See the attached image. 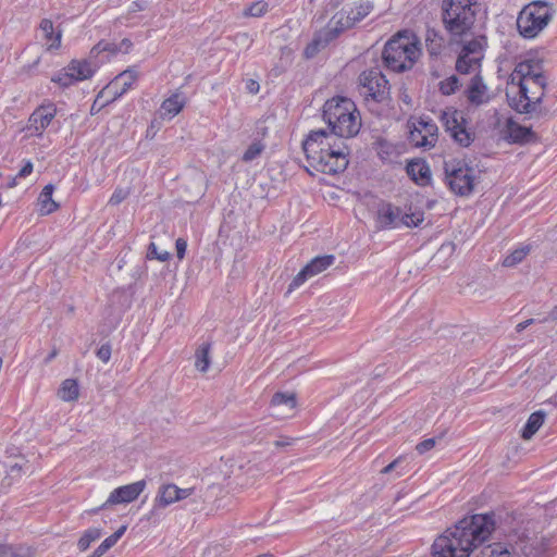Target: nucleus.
Segmentation results:
<instances>
[{
  "label": "nucleus",
  "mask_w": 557,
  "mask_h": 557,
  "mask_svg": "<svg viewBox=\"0 0 557 557\" xmlns=\"http://www.w3.org/2000/svg\"><path fill=\"white\" fill-rule=\"evenodd\" d=\"M259 83L253 81V79H249L247 82V89L249 90V92L251 94H257L259 91Z\"/></svg>",
  "instance_id": "nucleus-55"
},
{
  "label": "nucleus",
  "mask_w": 557,
  "mask_h": 557,
  "mask_svg": "<svg viewBox=\"0 0 557 557\" xmlns=\"http://www.w3.org/2000/svg\"><path fill=\"white\" fill-rule=\"evenodd\" d=\"M357 89L367 103H383L389 100L391 86L379 67L362 71L357 79Z\"/></svg>",
  "instance_id": "nucleus-9"
},
{
  "label": "nucleus",
  "mask_w": 557,
  "mask_h": 557,
  "mask_svg": "<svg viewBox=\"0 0 557 557\" xmlns=\"http://www.w3.org/2000/svg\"><path fill=\"white\" fill-rule=\"evenodd\" d=\"M419 125L421 126L422 132L424 131L429 139L431 137H434L435 140L437 139L435 132L437 131V126L432 122H425V121H419Z\"/></svg>",
  "instance_id": "nucleus-49"
},
{
  "label": "nucleus",
  "mask_w": 557,
  "mask_h": 557,
  "mask_svg": "<svg viewBox=\"0 0 557 557\" xmlns=\"http://www.w3.org/2000/svg\"><path fill=\"white\" fill-rule=\"evenodd\" d=\"M458 87L459 79L456 75H451L448 78L440 82V91L445 96L455 94Z\"/></svg>",
  "instance_id": "nucleus-41"
},
{
  "label": "nucleus",
  "mask_w": 557,
  "mask_h": 557,
  "mask_svg": "<svg viewBox=\"0 0 557 557\" xmlns=\"http://www.w3.org/2000/svg\"><path fill=\"white\" fill-rule=\"evenodd\" d=\"M311 276L309 275V273L306 271L305 268H302L298 274L293 278V281L289 283L288 285V289H287V293H292L293 290H295L296 288H298L299 286H301L308 278H310Z\"/></svg>",
  "instance_id": "nucleus-45"
},
{
  "label": "nucleus",
  "mask_w": 557,
  "mask_h": 557,
  "mask_svg": "<svg viewBox=\"0 0 557 557\" xmlns=\"http://www.w3.org/2000/svg\"><path fill=\"white\" fill-rule=\"evenodd\" d=\"M549 320H550V321H557V306H555V307L550 310V312L548 313V315H547V317H545V318H543V319L539 320V322H540V323H545V322H547V321H549Z\"/></svg>",
  "instance_id": "nucleus-54"
},
{
  "label": "nucleus",
  "mask_w": 557,
  "mask_h": 557,
  "mask_svg": "<svg viewBox=\"0 0 557 557\" xmlns=\"http://www.w3.org/2000/svg\"><path fill=\"white\" fill-rule=\"evenodd\" d=\"M55 356H57V350L54 349V350H52V351L48 355V357L46 358V360H45V361L48 363V362H50V361H51Z\"/></svg>",
  "instance_id": "nucleus-63"
},
{
  "label": "nucleus",
  "mask_w": 557,
  "mask_h": 557,
  "mask_svg": "<svg viewBox=\"0 0 557 557\" xmlns=\"http://www.w3.org/2000/svg\"><path fill=\"white\" fill-rule=\"evenodd\" d=\"M146 485V481L140 480L113 490L110 493L108 499L101 505V508H107L111 505L128 504L134 502L144 492Z\"/></svg>",
  "instance_id": "nucleus-12"
},
{
  "label": "nucleus",
  "mask_w": 557,
  "mask_h": 557,
  "mask_svg": "<svg viewBox=\"0 0 557 557\" xmlns=\"http://www.w3.org/2000/svg\"><path fill=\"white\" fill-rule=\"evenodd\" d=\"M481 61L478 57H468L467 53H459L458 59L456 61V70L460 74H469L474 72L481 67Z\"/></svg>",
  "instance_id": "nucleus-27"
},
{
  "label": "nucleus",
  "mask_w": 557,
  "mask_h": 557,
  "mask_svg": "<svg viewBox=\"0 0 557 557\" xmlns=\"http://www.w3.org/2000/svg\"><path fill=\"white\" fill-rule=\"evenodd\" d=\"M91 58L85 60H72L67 65L70 75H73L75 82L90 78L97 67L96 63H92Z\"/></svg>",
  "instance_id": "nucleus-21"
},
{
  "label": "nucleus",
  "mask_w": 557,
  "mask_h": 557,
  "mask_svg": "<svg viewBox=\"0 0 557 557\" xmlns=\"http://www.w3.org/2000/svg\"><path fill=\"white\" fill-rule=\"evenodd\" d=\"M417 37L407 32H399L384 46L382 59L384 65L394 72L410 70L420 54Z\"/></svg>",
  "instance_id": "nucleus-6"
},
{
  "label": "nucleus",
  "mask_w": 557,
  "mask_h": 557,
  "mask_svg": "<svg viewBox=\"0 0 557 557\" xmlns=\"http://www.w3.org/2000/svg\"><path fill=\"white\" fill-rule=\"evenodd\" d=\"M506 135L511 143L519 145L535 143L537 140V135L532 131V127L520 125L511 117L506 122Z\"/></svg>",
  "instance_id": "nucleus-16"
},
{
  "label": "nucleus",
  "mask_w": 557,
  "mask_h": 557,
  "mask_svg": "<svg viewBox=\"0 0 557 557\" xmlns=\"http://www.w3.org/2000/svg\"><path fill=\"white\" fill-rule=\"evenodd\" d=\"M545 412L542 410L530 414L524 428L521 431V437L525 441L531 440L545 421Z\"/></svg>",
  "instance_id": "nucleus-24"
},
{
  "label": "nucleus",
  "mask_w": 557,
  "mask_h": 557,
  "mask_svg": "<svg viewBox=\"0 0 557 557\" xmlns=\"http://www.w3.org/2000/svg\"><path fill=\"white\" fill-rule=\"evenodd\" d=\"M128 190L123 188H116L114 193L112 194L109 203L112 206H116L121 203L123 200H125L128 196Z\"/></svg>",
  "instance_id": "nucleus-48"
},
{
  "label": "nucleus",
  "mask_w": 557,
  "mask_h": 557,
  "mask_svg": "<svg viewBox=\"0 0 557 557\" xmlns=\"http://www.w3.org/2000/svg\"><path fill=\"white\" fill-rule=\"evenodd\" d=\"M0 557H30L28 548L0 545Z\"/></svg>",
  "instance_id": "nucleus-38"
},
{
  "label": "nucleus",
  "mask_w": 557,
  "mask_h": 557,
  "mask_svg": "<svg viewBox=\"0 0 557 557\" xmlns=\"http://www.w3.org/2000/svg\"><path fill=\"white\" fill-rule=\"evenodd\" d=\"M127 527H120L113 534L108 536L102 543L94 550L91 557H101L104 555L111 547H113L117 541L123 536Z\"/></svg>",
  "instance_id": "nucleus-31"
},
{
  "label": "nucleus",
  "mask_w": 557,
  "mask_h": 557,
  "mask_svg": "<svg viewBox=\"0 0 557 557\" xmlns=\"http://www.w3.org/2000/svg\"><path fill=\"white\" fill-rule=\"evenodd\" d=\"M478 0H443L441 20L453 39L471 33L476 21Z\"/></svg>",
  "instance_id": "nucleus-5"
},
{
  "label": "nucleus",
  "mask_w": 557,
  "mask_h": 557,
  "mask_svg": "<svg viewBox=\"0 0 557 557\" xmlns=\"http://www.w3.org/2000/svg\"><path fill=\"white\" fill-rule=\"evenodd\" d=\"M59 397L64 401H74L79 396V388L76 380L66 379L58 391Z\"/></svg>",
  "instance_id": "nucleus-29"
},
{
  "label": "nucleus",
  "mask_w": 557,
  "mask_h": 557,
  "mask_svg": "<svg viewBox=\"0 0 557 557\" xmlns=\"http://www.w3.org/2000/svg\"><path fill=\"white\" fill-rule=\"evenodd\" d=\"M460 53H467L468 57H473L479 60H483L484 53H483V46L479 39H472L463 45Z\"/></svg>",
  "instance_id": "nucleus-36"
},
{
  "label": "nucleus",
  "mask_w": 557,
  "mask_h": 557,
  "mask_svg": "<svg viewBox=\"0 0 557 557\" xmlns=\"http://www.w3.org/2000/svg\"><path fill=\"white\" fill-rule=\"evenodd\" d=\"M33 172V163L27 161L24 166L17 173V177H26Z\"/></svg>",
  "instance_id": "nucleus-53"
},
{
  "label": "nucleus",
  "mask_w": 557,
  "mask_h": 557,
  "mask_svg": "<svg viewBox=\"0 0 557 557\" xmlns=\"http://www.w3.org/2000/svg\"><path fill=\"white\" fill-rule=\"evenodd\" d=\"M29 469H30V466L28 465L27 461L15 462L10 466L9 471H8V476H10V478L20 476L22 472L26 473L27 471H29Z\"/></svg>",
  "instance_id": "nucleus-47"
},
{
  "label": "nucleus",
  "mask_w": 557,
  "mask_h": 557,
  "mask_svg": "<svg viewBox=\"0 0 557 557\" xmlns=\"http://www.w3.org/2000/svg\"><path fill=\"white\" fill-rule=\"evenodd\" d=\"M270 406L272 416L280 419L292 417L297 406L296 395L294 393L277 392L272 396Z\"/></svg>",
  "instance_id": "nucleus-14"
},
{
  "label": "nucleus",
  "mask_w": 557,
  "mask_h": 557,
  "mask_svg": "<svg viewBox=\"0 0 557 557\" xmlns=\"http://www.w3.org/2000/svg\"><path fill=\"white\" fill-rule=\"evenodd\" d=\"M145 9V5L140 1H133L129 7V13H135Z\"/></svg>",
  "instance_id": "nucleus-56"
},
{
  "label": "nucleus",
  "mask_w": 557,
  "mask_h": 557,
  "mask_svg": "<svg viewBox=\"0 0 557 557\" xmlns=\"http://www.w3.org/2000/svg\"><path fill=\"white\" fill-rule=\"evenodd\" d=\"M536 320L535 319H529V320H525L521 323H519L516 327L517 332H522L523 330H525L528 326H530L531 324H533Z\"/></svg>",
  "instance_id": "nucleus-58"
},
{
  "label": "nucleus",
  "mask_w": 557,
  "mask_h": 557,
  "mask_svg": "<svg viewBox=\"0 0 557 557\" xmlns=\"http://www.w3.org/2000/svg\"><path fill=\"white\" fill-rule=\"evenodd\" d=\"M51 82L53 83H57L59 84L60 86L62 87H69L70 85H72L75 81H74V77L73 75H70V71L67 70V67L65 69V72H59L58 74H55L52 78H51Z\"/></svg>",
  "instance_id": "nucleus-44"
},
{
  "label": "nucleus",
  "mask_w": 557,
  "mask_h": 557,
  "mask_svg": "<svg viewBox=\"0 0 557 557\" xmlns=\"http://www.w3.org/2000/svg\"><path fill=\"white\" fill-rule=\"evenodd\" d=\"M133 46L132 41L128 39V38H124L119 45L117 47H122V51L123 52H128V50L131 49V47Z\"/></svg>",
  "instance_id": "nucleus-59"
},
{
  "label": "nucleus",
  "mask_w": 557,
  "mask_h": 557,
  "mask_svg": "<svg viewBox=\"0 0 557 557\" xmlns=\"http://www.w3.org/2000/svg\"><path fill=\"white\" fill-rule=\"evenodd\" d=\"M488 88L480 74H475L466 90L468 101L475 106H482L490 101Z\"/></svg>",
  "instance_id": "nucleus-17"
},
{
  "label": "nucleus",
  "mask_w": 557,
  "mask_h": 557,
  "mask_svg": "<svg viewBox=\"0 0 557 557\" xmlns=\"http://www.w3.org/2000/svg\"><path fill=\"white\" fill-rule=\"evenodd\" d=\"M483 554L488 557H512L511 553L502 543H494L485 548Z\"/></svg>",
  "instance_id": "nucleus-43"
},
{
  "label": "nucleus",
  "mask_w": 557,
  "mask_h": 557,
  "mask_svg": "<svg viewBox=\"0 0 557 557\" xmlns=\"http://www.w3.org/2000/svg\"><path fill=\"white\" fill-rule=\"evenodd\" d=\"M293 441H294L293 438L284 437V438H282V440L275 441V442H274V445H275L276 447H286V446L292 445Z\"/></svg>",
  "instance_id": "nucleus-57"
},
{
  "label": "nucleus",
  "mask_w": 557,
  "mask_h": 557,
  "mask_svg": "<svg viewBox=\"0 0 557 557\" xmlns=\"http://www.w3.org/2000/svg\"><path fill=\"white\" fill-rule=\"evenodd\" d=\"M148 259H157L160 261H166L170 258V253L168 251H158V247L154 243H150L147 251Z\"/></svg>",
  "instance_id": "nucleus-46"
},
{
  "label": "nucleus",
  "mask_w": 557,
  "mask_h": 557,
  "mask_svg": "<svg viewBox=\"0 0 557 557\" xmlns=\"http://www.w3.org/2000/svg\"><path fill=\"white\" fill-rule=\"evenodd\" d=\"M461 122L458 119V113L455 111L451 115L444 113L443 121L451 137L462 147H468L473 141V134L467 131L463 126V117L460 116Z\"/></svg>",
  "instance_id": "nucleus-13"
},
{
  "label": "nucleus",
  "mask_w": 557,
  "mask_h": 557,
  "mask_svg": "<svg viewBox=\"0 0 557 557\" xmlns=\"http://www.w3.org/2000/svg\"><path fill=\"white\" fill-rule=\"evenodd\" d=\"M354 26L349 18L348 10L342 9L332 16L324 27V30L329 34L331 39L335 40L343 32Z\"/></svg>",
  "instance_id": "nucleus-20"
},
{
  "label": "nucleus",
  "mask_w": 557,
  "mask_h": 557,
  "mask_svg": "<svg viewBox=\"0 0 557 557\" xmlns=\"http://www.w3.org/2000/svg\"><path fill=\"white\" fill-rule=\"evenodd\" d=\"M495 529L494 512L467 516L434 541L433 557H469L475 548L490 540Z\"/></svg>",
  "instance_id": "nucleus-1"
},
{
  "label": "nucleus",
  "mask_w": 557,
  "mask_h": 557,
  "mask_svg": "<svg viewBox=\"0 0 557 557\" xmlns=\"http://www.w3.org/2000/svg\"><path fill=\"white\" fill-rule=\"evenodd\" d=\"M323 119L331 132L341 138L356 136L361 127V116L356 104L346 97H335L323 106Z\"/></svg>",
  "instance_id": "nucleus-4"
},
{
  "label": "nucleus",
  "mask_w": 557,
  "mask_h": 557,
  "mask_svg": "<svg viewBox=\"0 0 557 557\" xmlns=\"http://www.w3.org/2000/svg\"><path fill=\"white\" fill-rule=\"evenodd\" d=\"M406 171L408 176L420 186H428L431 184V169L424 160H412L407 166Z\"/></svg>",
  "instance_id": "nucleus-19"
},
{
  "label": "nucleus",
  "mask_w": 557,
  "mask_h": 557,
  "mask_svg": "<svg viewBox=\"0 0 557 557\" xmlns=\"http://www.w3.org/2000/svg\"><path fill=\"white\" fill-rule=\"evenodd\" d=\"M324 129L311 131L302 143L309 165L324 174H337L348 166L349 148L343 143H330Z\"/></svg>",
  "instance_id": "nucleus-3"
},
{
  "label": "nucleus",
  "mask_w": 557,
  "mask_h": 557,
  "mask_svg": "<svg viewBox=\"0 0 557 557\" xmlns=\"http://www.w3.org/2000/svg\"><path fill=\"white\" fill-rule=\"evenodd\" d=\"M400 99H401V101H403V102H405L406 104L411 106V98H410V96H409L406 91H404V92L400 95Z\"/></svg>",
  "instance_id": "nucleus-62"
},
{
  "label": "nucleus",
  "mask_w": 557,
  "mask_h": 557,
  "mask_svg": "<svg viewBox=\"0 0 557 557\" xmlns=\"http://www.w3.org/2000/svg\"><path fill=\"white\" fill-rule=\"evenodd\" d=\"M269 10L268 2L260 0L250 4L244 12L246 16L260 17Z\"/></svg>",
  "instance_id": "nucleus-40"
},
{
  "label": "nucleus",
  "mask_w": 557,
  "mask_h": 557,
  "mask_svg": "<svg viewBox=\"0 0 557 557\" xmlns=\"http://www.w3.org/2000/svg\"><path fill=\"white\" fill-rule=\"evenodd\" d=\"M40 29L42 30L47 42H49L48 49H58L61 45V32L54 34L53 23L48 18H44L40 23Z\"/></svg>",
  "instance_id": "nucleus-30"
},
{
  "label": "nucleus",
  "mask_w": 557,
  "mask_h": 557,
  "mask_svg": "<svg viewBox=\"0 0 557 557\" xmlns=\"http://www.w3.org/2000/svg\"><path fill=\"white\" fill-rule=\"evenodd\" d=\"M102 534L101 529L90 528L86 530L77 542V547L81 552H85L92 542L100 539Z\"/></svg>",
  "instance_id": "nucleus-33"
},
{
  "label": "nucleus",
  "mask_w": 557,
  "mask_h": 557,
  "mask_svg": "<svg viewBox=\"0 0 557 557\" xmlns=\"http://www.w3.org/2000/svg\"><path fill=\"white\" fill-rule=\"evenodd\" d=\"M110 52L112 54H116L122 51V47H117L114 42H109L106 40H100L97 45H95L90 50V58L97 57L101 52Z\"/></svg>",
  "instance_id": "nucleus-37"
},
{
  "label": "nucleus",
  "mask_w": 557,
  "mask_h": 557,
  "mask_svg": "<svg viewBox=\"0 0 557 557\" xmlns=\"http://www.w3.org/2000/svg\"><path fill=\"white\" fill-rule=\"evenodd\" d=\"M435 444H436V440L434 437L428 438V440H424V441L420 442L419 444H417L416 450L420 455H423L424 453L431 450L435 446Z\"/></svg>",
  "instance_id": "nucleus-50"
},
{
  "label": "nucleus",
  "mask_w": 557,
  "mask_h": 557,
  "mask_svg": "<svg viewBox=\"0 0 557 557\" xmlns=\"http://www.w3.org/2000/svg\"><path fill=\"white\" fill-rule=\"evenodd\" d=\"M195 488H180L173 483L162 484L157 493L152 509L147 515L148 520H154L160 516V510L168 506L187 498L194 493Z\"/></svg>",
  "instance_id": "nucleus-11"
},
{
  "label": "nucleus",
  "mask_w": 557,
  "mask_h": 557,
  "mask_svg": "<svg viewBox=\"0 0 557 557\" xmlns=\"http://www.w3.org/2000/svg\"><path fill=\"white\" fill-rule=\"evenodd\" d=\"M553 5L543 0H536L522 8L517 17V29L525 39H533L549 24L554 17Z\"/></svg>",
  "instance_id": "nucleus-7"
},
{
  "label": "nucleus",
  "mask_w": 557,
  "mask_h": 557,
  "mask_svg": "<svg viewBox=\"0 0 557 557\" xmlns=\"http://www.w3.org/2000/svg\"><path fill=\"white\" fill-rule=\"evenodd\" d=\"M334 261L335 257L333 255L319 256L313 258L304 268L309 273V275L313 277L314 275H318L330 268Z\"/></svg>",
  "instance_id": "nucleus-25"
},
{
  "label": "nucleus",
  "mask_w": 557,
  "mask_h": 557,
  "mask_svg": "<svg viewBox=\"0 0 557 557\" xmlns=\"http://www.w3.org/2000/svg\"><path fill=\"white\" fill-rule=\"evenodd\" d=\"M424 220L422 211L404 213L399 207L392 203H382L377 209V224L381 228L397 227L399 224L407 227L419 226Z\"/></svg>",
  "instance_id": "nucleus-10"
},
{
  "label": "nucleus",
  "mask_w": 557,
  "mask_h": 557,
  "mask_svg": "<svg viewBox=\"0 0 557 557\" xmlns=\"http://www.w3.org/2000/svg\"><path fill=\"white\" fill-rule=\"evenodd\" d=\"M264 150V145L261 141H253L249 145L243 154V161L250 162L258 158Z\"/></svg>",
  "instance_id": "nucleus-42"
},
{
  "label": "nucleus",
  "mask_w": 557,
  "mask_h": 557,
  "mask_svg": "<svg viewBox=\"0 0 557 557\" xmlns=\"http://www.w3.org/2000/svg\"><path fill=\"white\" fill-rule=\"evenodd\" d=\"M409 139L417 147H434L435 145L434 137H431V139H429L426 135L422 134V129L416 126L413 129L410 131Z\"/></svg>",
  "instance_id": "nucleus-34"
},
{
  "label": "nucleus",
  "mask_w": 557,
  "mask_h": 557,
  "mask_svg": "<svg viewBox=\"0 0 557 557\" xmlns=\"http://www.w3.org/2000/svg\"><path fill=\"white\" fill-rule=\"evenodd\" d=\"M210 349L211 344L210 343H202L195 352V367L200 372H207L210 363Z\"/></svg>",
  "instance_id": "nucleus-26"
},
{
  "label": "nucleus",
  "mask_w": 557,
  "mask_h": 557,
  "mask_svg": "<svg viewBox=\"0 0 557 557\" xmlns=\"http://www.w3.org/2000/svg\"><path fill=\"white\" fill-rule=\"evenodd\" d=\"M185 106V100L181 94H174L165 99L161 104V110L169 116L178 114Z\"/></svg>",
  "instance_id": "nucleus-28"
},
{
  "label": "nucleus",
  "mask_w": 557,
  "mask_h": 557,
  "mask_svg": "<svg viewBox=\"0 0 557 557\" xmlns=\"http://www.w3.org/2000/svg\"><path fill=\"white\" fill-rule=\"evenodd\" d=\"M53 190H54L53 185H52V184H48V185H46V186L42 188V190H41V193H40V194H44V195H52V194H53Z\"/></svg>",
  "instance_id": "nucleus-61"
},
{
  "label": "nucleus",
  "mask_w": 557,
  "mask_h": 557,
  "mask_svg": "<svg viewBox=\"0 0 557 557\" xmlns=\"http://www.w3.org/2000/svg\"><path fill=\"white\" fill-rule=\"evenodd\" d=\"M176 255L178 259H183L187 248V242L184 238H177L175 242Z\"/></svg>",
  "instance_id": "nucleus-52"
},
{
  "label": "nucleus",
  "mask_w": 557,
  "mask_h": 557,
  "mask_svg": "<svg viewBox=\"0 0 557 557\" xmlns=\"http://www.w3.org/2000/svg\"><path fill=\"white\" fill-rule=\"evenodd\" d=\"M373 3L370 1H360L355 4V8H351L348 11L349 18L354 25L358 22L362 21L366 16H368L373 10Z\"/></svg>",
  "instance_id": "nucleus-32"
},
{
  "label": "nucleus",
  "mask_w": 557,
  "mask_h": 557,
  "mask_svg": "<svg viewBox=\"0 0 557 557\" xmlns=\"http://www.w3.org/2000/svg\"><path fill=\"white\" fill-rule=\"evenodd\" d=\"M399 460L400 459H395L394 461L388 463L386 467L383 468L382 473H389V472H392L396 468V466L398 465Z\"/></svg>",
  "instance_id": "nucleus-60"
},
{
  "label": "nucleus",
  "mask_w": 557,
  "mask_h": 557,
  "mask_svg": "<svg viewBox=\"0 0 557 557\" xmlns=\"http://www.w3.org/2000/svg\"><path fill=\"white\" fill-rule=\"evenodd\" d=\"M445 183L451 193L459 197H469L475 188L474 168L465 160L453 159L444 162Z\"/></svg>",
  "instance_id": "nucleus-8"
},
{
  "label": "nucleus",
  "mask_w": 557,
  "mask_h": 557,
  "mask_svg": "<svg viewBox=\"0 0 557 557\" xmlns=\"http://www.w3.org/2000/svg\"><path fill=\"white\" fill-rule=\"evenodd\" d=\"M57 113V108L53 103L42 104L37 108L29 116V125L28 128L34 131L40 135L54 119Z\"/></svg>",
  "instance_id": "nucleus-15"
},
{
  "label": "nucleus",
  "mask_w": 557,
  "mask_h": 557,
  "mask_svg": "<svg viewBox=\"0 0 557 557\" xmlns=\"http://www.w3.org/2000/svg\"><path fill=\"white\" fill-rule=\"evenodd\" d=\"M333 39L323 29L314 34L312 40L306 46L304 55L306 59L314 58L322 49L326 48Z\"/></svg>",
  "instance_id": "nucleus-22"
},
{
  "label": "nucleus",
  "mask_w": 557,
  "mask_h": 557,
  "mask_svg": "<svg viewBox=\"0 0 557 557\" xmlns=\"http://www.w3.org/2000/svg\"><path fill=\"white\" fill-rule=\"evenodd\" d=\"M530 250H531L530 246H524V247L513 250L510 255H508L504 259L503 265L508 267V268L515 267L516 264L520 263L528 256Z\"/></svg>",
  "instance_id": "nucleus-35"
},
{
  "label": "nucleus",
  "mask_w": 557,
  "mask_h": 557,
  "mask_svg": "<svg viewBox=\"0 0 557 557\" xmlns=\"http://www.w3.org/2000/svg\"><path fill=\"white\" fill-rule=\"evenodd\" d=\"M38 201L42 214H50L59 209V203L52 199V195L40 194Z\"/></svg>",
  "instance_id": "nucleus-39"
},
{
  "label": "nucleus",
  "mask_w": 557,
  "mask_h": 557,
  "mask_svg": "<svg viewBox=\"0 0 557 557\" xmlns=\"http://www.w3.org/2000/svg\"><path fill=\"white\" fill-rule=\"evenodd\" d=\"M445 39L441 33L435 28H428L425 33V47L428 53L436 58L442 53Z\"/></svg>",
  "instance_id": "nucleus-23"
},
{
  "label": "nucleus",
  "mask_w": 557,
  "mask_h": 557,
  "mask_svg": "<svg viewBox=\"0 0 557 557\" xmlns=\"http://www.w3.org/2000/svg\"><path fill=\"white\" fill-rule=\"evenodd\" d=\"M509 84L519 87V96L509 100L515 111L528 114V119L552 117L549 110L542 106L544 89L547 85L546 77L535 71L533 61L518 63L509 76Z\"/></svg>",
  "instance_id": "nucleus-2"
},
{
  "label": "nucleus",
  "mask_w": 557,
  "mask_h": 557,
  "mask_svg": "<svg viewBox=\"0 0 557 557\" xmlns=\"http://www.w3.org/2000/svg\"><path fill=\"white\" fill-rule=\"evenodd\" d=\"M137 79V72L128 69L120 73L107 87L108 92L113 94V100L125 94Z\"/></svg>",
  "instance_id": "nucleus-18"
},
{
  "label": "nucleus",
  "mask_w": 557,
  "mask_h": 557,
  "mask_svg": "<svg viewBox=\"0 0 557 557\" xmlns=\"http://www.w3.org/2000/svg\"><path fill=\"white\" fill-rule=\"evenodd\" d=\"M549 403L557 406V393L549 399Z\"/></svg>",
  "instance_id": "nucleus-64"
},
{
  "label": "nucleus",
  "mask_w": 557,
  "mask_h": 557,
  "mask_svg": "<svg viewBox=\"0 0 557 557\" xmlns=\"http://www.w3.org/2000/svg\"><path fill=\"white\" fill-rule=\"evenodd\" d=\"M111 351H112L111 345L109 343H107V344H103L100 346V348L97 350L96 355L101 361L107 363L111 358Z\"/></svg>",
  "instance_id": "nucleus-51"
}]
</instances>
